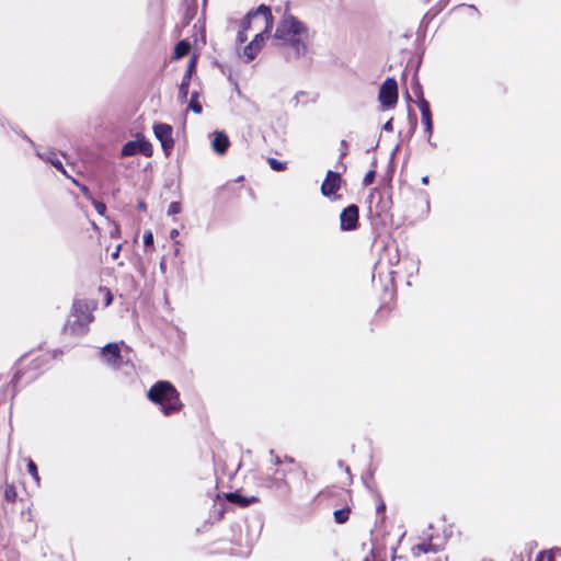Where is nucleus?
<instances>
[{
	"instance_id": "33",
	"label": "nucleus",
	"mask_w": 561,
	"mask_h": 561,
	"mask_svg": "<svg viewBox=\"0 0 561 561\" xmlns=\"http://www.w3.org/2000/svg\"><path fill=\"white\" fill-rule=\"evenodd\" d=\"M138 208H139L140 210H146V203H145V202H142V201H140V202L138 203Z\"/></svg>"
},
{
	"instance_id": "15",
	"label": "nucleus",
	"mask_w": 561,
	"mask_h": 561,
	"mask_svg": "<svg viewBox=\"0 0 561 561\" xmlns=\"http://www.w3.org/2000/svg\"><path fill=\"white\" fill-rule=\"evenodd\" d=\"M191 45L187 41H181L176 44L174 50V58L180 59L188 54Z\"/></svg>"
},
{
	"instance_id": "36",
	"label": "nucleus",
	"mask_w": 561,
	"mask_h": 561,
	"mask_svg": "<svg viewBox=\"0 0 561 561\" xmlns=\"http://www.w3.org/2000/svg\"><path fill=\"white\" fill-rule=\"evenodd\" d=\"M541 561H545V556L543 554H541Z\"/></svg>"
},
{
	"instance_id": "21",
	"label": "nucleus",
	"mask_w": 561,
	"mask_h": 561,
	"mask_svg": "<svg viewBox=\"0 0 561 561\" xmlns=\"http://www.w3.org/2000/svg\"><path fill=\"white\" fill-rule=\"evenodd\" d=\"M182 207L179 202H172L168 208V215L173 216L181 211Z\"/></svg>"
},
{
	"instance_id": "35",
	"label": "nucleus",
	"mask_w": 561,
	"mask_h": 561,
	"mask_svg": "<svg viewBox=\"0 0 561 561\" xmlns=\"http://www.w3.org/2000/svg\"><path fill=\"white\" fill-rule=\"evenodd\" d=\"M106 301H107V305H110V304H111V301H112V298H111V297H110V298H106Z\"/></svg>"
},
{
	"instance_id": "1",
	"label": "nucleus",
	"mask_w": 561,
	"mask_h": 561,
	"mask_svg": "<svg viewBox=\"0 0 561 561\" xmlns=\"http://www.w3.org/2000/svg\"><path fill=\"white\" fill-rule=\"evenodd\" d=\"M282 10L275 8L276 12ZM283 18L278 21L273 41L284 48L288 60H298L307 55L309 48V30L307 25L289 13V3L283 7Z\"/></svg>"
},
{
	"instance_id": "18",
	"label": "nucleus",
	"mask_w": 561,
	"mask_h": 561,
	"mask_svg": "<svg viewBox=\"0 0 561 561\" xmlns=\"http://www.w3.org/2000/svg\"><path fill=\"white\" fill-rule=\"evenodd\" d=\"M27 471L33 477L35 482L38 484L39 483V476H38V472H37V467H36L35 462L32 459L27 460Z\"/></svg>"
},
{
	"instance_id": "6",
	"label": "nucleus",
	"mask_w": 561,
	"mask_h": 561,
	"mask_svg": "<svg viewBox=\"0 0 561 561\" xmlns=\"http://www.w3.org/2000/svg\"><path fill=\"white\" fill-rule=\"evenodd\" d=\"M153 133L156 138L160 141L164 154L169 157L174 146L172 127L164 123L156 124L153 126Z\"/></svg>"
},
{
	"instance_id": "8",
	"label": "nucleus",
	"mask_w": 561,
	"mask_h": 561,
	"mask_svg": "<svg viewBox=\"0 0 561 561\" xmlns=\"http://www.w3.org/2000/svg\"><path fill=\"white\" fill-rule=\"evenodd\" d=\"M358 220V208L355 205H351L345 208L341 216V229L342 230H353L355 229Z\"/></svg>"
},
{
	"instance_id": "28",
	"label": "nucleus",
	"mask_w": 561,
	"mask_h": 561,
	"mask_svg": "<svg viewBox=\"0 0 561 561\" xmlns=\"http://www.w3.org/2000/svg\"><path fill=\"white\" fill-rule=\"evenodd\" d=\"M80 190H81V192H82V193H83V194H84L89 199H92V198H93V197L91 196V194H90V192H89V190H88V187H87V186H84V185H80Z\"/></svg>"
},
{
	"instance_id": "32",
	"label": "nucleus",
	"mask_w": 561,
	"mask_h": 561,
	"mask_svg": "<svg viewBox=\"0 0 561 561\" xmlns=\"http://www.w3.org/2000/svg\"><path fill=\"white\" fill-rule=\"evenodd\" d=\"M178 236H179V230L178 229H172L170 231V238L171 239H175Z\"/></svg>"
},
{
	"instance_id": "4",
	"label": "nucleus",
	"mask_w": 561,
	"mask_h": 561,
	"mask_svg": "<svg viewBox=\"0 0 561 561\" xmlns=\"http://www.w3.org/2000/svg\"><path fill=\"white\" fill-rule=\"evenodd\" d=\"M92 308L88 302L76 301L72 313L67 322V330L75 334L85 332L88 325L93 321Z\"/></svg>"
},
{
	"instance_id": "19",
	"label": "nucleus",
	"mask_w": 561,
	"mask_h": 561,
	"mask_svg": "<svg viewBox=\"0 0 561 561\" xmlns=\"http://www.w3.org/2000/svg\"><path fill=\"white\" fill-rule=\"evenodd\" d=\"M190 108L195 112L196 114L202 113V105L197 102V94L194 93L192 95L191 102H190Z\"/></svg>"
},
{
	"instance_id": "20",
	"label": "nucleus",
	"mask_w": 561,
	"mask_h": 561,
	"mask_svg": "<svg viewBox=\"0 0 561 561\" xmlns=\"http://www.w3.org/2000/svg\"><path fill=\"white\" fill-rule=\"evenodd\" d=\"M334 516L337 523H344L348 518V511L346 510H339L334 512Z\"/></svg>"
},
{
	"instance_id": "11",
	"label": "nucleus",
	"mask_w": 561,
	"mask_h": 561,
	"mask_svg": "<svg viewBox=\"0 0 561 561\" xmlns=\"http://www.w3.org/2000/svg\"><path fill=\"white\" fill-rule=\"evenodd\" d=\"M419 108H420V112H421V115H422V123L425 127V131L427 133L428 135V141H431V136L433 134V123H432V115H431V110H430V104L426 100L422 99L420 102H419ZM432 146H434V144L430 142Z\"/></svg>"
},
{
	"instance_id": "25",
	"label": "nucleus",
	"mask_w": 561,
	"mask_h": 561,
	"mask_svg": "<svg viewBox=\"0 0 561 561\" xmlns=\"http://www.w3.org/2000/svg\"><path fill=\"white\" fill-rule=\"evenodd\" d=\"M144 243L149 247L153 243V234L150 230L146 231L144 234Z\"/></svg>"
},
{
	"instance_id": "31",
	"label": "nucleus",
	"mask_w": 561,
	"mask_h": 561,
	"mask_svg": "<svg viewBox=\"0 0 561 561\" xmlns=\"http://www.w3.org/2000/svg\"><path fill=\"white\" fill-rule=\"evenodd\" d=\"M373 179H374V173L373 172L368 173L365 178V183L366 184L371 183Z\"/></svg>"
},
{
	"instance_id": "37",
	"label": "nucleus",
	"mask_w": 561,
	"mask_h": 561,
	"mask_svg": "<svg viewBox=\"0 0 561 561\" xmlns=\"http://www.w3.org/2000/svg\"><path fill=\"white\" fill-rule=\"evenodd\" d=\"M547 561H551V558H550V557H548V558H547Z\"/></svg>"
},
{
	"instance_id": "23",
	"label": "nucleus",
	"mask_w": 561,
	"mask_h": 561,
	"mask_svg": "<svg viewBox=\"0 0 561 561\" xmlns=\"http://www.w3.org/2000/svg\"><path fill=\"white\" fill-rule=\"evenodd\" d=\"M195 66H196V57L193 56L187 65V69H186V72L184 76H188L190 78L192 77V73L195 69Z\"/></svg>"
},
{
	"instance_id": "5",
	"label": "nucleus",
	"mask_w": 561,
	"mask_h": 561,
	"mask_svg": "<svg viewBox=\"0 0 561 561\" xmlns=\"http://www.w3.org/2000/svg\"><path fill=\"white\" fill-rule=\"evenodd\" d=\"M379 102L383 107H393L398 101V84L393 78H388L379 89Z\"/></svg>"
},
{
	"instance_id": "13",
	"label": "nucleus",
	"mask_w": 561,
	"mask_h": 561,
	"mask_svg": "<svg viewBox=\"0 0 561 561\" xmlns=\"http://www.w3.org/2000/svg\"><path fill=\"white\" fill-rule=\"evenodd\" d=\"M226 499L231 503L239 504L240 506H248L252 503L257 502V499L255 496L245 497L237 492L227 493Z\"/></svg>"
},
{
	"instance_id": "16",
	"label": "nucleus",
	"mask_w": 561,
	"mask_h": 561,
	"mask_svg": "<svg viewBox=\"0 0 561 561\" xmlns=\"http://www.w3.org/2000/svg\"><path fill=\"white\" fill-rule=\"evenodd\" d=\"M435 552L434 546L432 543H419L412 548V554L414 557H420L422 553Z\"/></svg>"
},
{
	"instance_id": "22",
	"label": "nucleus",
	"mask_w": 561,
	"mask_h": 561,
	"mask_svg": "<svg viewBox=\"0 0 561 561\" xmlns=\"http://www.w3.org/2000/svg\"><path fill=\"white\" fill-rule=\"evenodd\" d=\"M95 210L101 215L103 216L106 211V206L104 203L102 202H99V201H95L94 198L91 199Z\"/></svg>"
},
{
	"instance_id": "7",
	"label": "nucleus",
	"mask_w": 561,
	"mask_h": 561,
	"mask_svg": "<svg viewBox=\"0 0 561 561\" xmlns=\"http://www.w3.org/2000/svg\"><path fill=\"white\" fill-rule=\"evenodd\" d=\"M137 153H141L145 157L152 156V146L149 141L144 138L137 140H130L126 142L122 149L123 157H131Z\"/></svg>"
},
{
	"instance_id": "30",
	"label": "nucleus",
	"mask_w": 561,
	"mask_h": 561,
	"mask_svg": "<svg viewBox=\"0 0 561 561\" xmlns=\"http://www.w3.org/2000/svg\"><path fill=\"white\" fill-rule=\"evenodd\" d=\"M271 456H272L273 462H274L275 465H279V463H280V459H279V457H278V456H276V455H274V453H273V451H271Z\"/></svg>"
},
{
	"instance_id": "14",
	"label": "nucleus",
	"mask_w": 561,
	"mask_h": 561,
	"mask_svg": "<svg viewBox=\"0 0 561 561\" xmlns=\"http://www.w3.org/2000/svg\"><path fill=\"white\" fill-rule=\"evenodd\" d=\"M38 157H41L42 159H44L46 161H49L57 170H59L64 174H66V171L64 169L61 161L56 157V154L54 152H50V151L45 152V153L38 152Z\"/></svg>"
},
{
	"instance_id": "26",
	"label": "nucleus",
	"mask_w": 561,
	"mask_h": 561,
	"mask_svg": "<svg viewBox=\"0 0 561 561\" xmlns=\"http://www.w3.org/2000/svg\"><path fill=\"white\" fill-rule=\"evenodd\" d=\"M110 236L112 238H119L121 237V228L117 224L113 222V229L110 232Z\"/></svg>"
},
{
	"instance_id": "10",
	"label": "nucleus",
	"mask_w": 561,
	"mask_h": 561,
	"mask_svg": "<svg viewBox=\"0 0 561 561\" xmlns=\"http://www.w3.org/2000/svg\"><path fill=\"white\" fill-rule=\"evenodd\" d=\"M341 185V178L337 173L329 171L327 174L325 180L323 181L321 185V193L324 196H332L337 192Z\"/></svg>"
},
{
	"instance_id": "9",
	"label": "nucleus",
	"mask_w": 561,
	"mask_h": 561,
	"mask_svg": "<svg viewBox=\"0 0 561 561\" xmlns=\"http://www.w3.org/2000/svg\"><path fill=\"white\" fill-rule=\"evenodd\" d=\"M101 355L104 362L113 367H118L122 360L121 348L116 343H110L102 348Z\"/></svg>"
},
{
	"instance_id": "17",
	"label": "nucleus",
	"mask_w": 561,
	"mask_h": 561,
	"mask_svg": "<svg viewBox=\"0 0 561 561\" xmlns=\"http://www.w3.org/2000/svg\"><path fill=\"white\" fill-rule=\"evenodd\" d=\"M190 80H191V78L188 76H184L182 79V82L180 84V91H179L180 96L182 99H186V96L188 94Z\"/></svg>"
},
{
	"instance_id": "12",
	"label": "nucleus",
	"mask_w": 561,
	"mask_h": 561,
	"mask_svg": "<svg viewBox=\"0 0 561 561\" xmlns=\"http://www.w3.org/2000/svg\"><path fill=\"white\" fill-rule=\"evenodd\" d=\"M230 146V141L226 133L215 131L211 139V148L218 154H224Z\"/></svg>"
},
{
	"instance_id": "24",
	"label": "nucleus",
	"mask_w": 561,
	"mask_h": 561,
	"mask_svg": "<svg viewBox=\"0 0 561 561\" xmlns=\"http://www.w3.org/2000/svg\"><path fill=\"white\" fill-rule=\"evenodd\" d=\"M270 165L273 170L275 171H280L284 169V163L283 162H279L277 161L276 159H270Z\"/></svg>"
},
{
	"instance_id": "2",
	"label": "nucleus",
	"mask_w": 561,
	"mask_h": 561,
	"mask_svg": "<svg viewBox=\"0 0 561 561\" xmlns=\"http://www.w3.org/2000/svg\"><path fill=\"white\" fill-rule=\"evenodd\" d=\"M272 27L273 15L271 9L264 4H261L255 11L249 12L241 21L238 42L243 43L253 36L252 41L243 48V55L248 60L254 59L259 54L270 37Z\"/></svg>"
},
{
	"instance_id": "3",
	"label": "nucleus",
	"mask_w": 561,
	"mask_h": 561,
	"mask_svg": "<svg viewBox=\"0 0 561 561\" xmlns=\"http://www.w3.org/2000/svg\"><path fill=\"white\" fill-rule=\"evenodd\" d=\"M148 399L159 405L164 415H170L181 410L179 392L169 381L156 382L147 393Z\"/></svg>"
},
{
	"instance_id": "27",
	"label": "nucleus",
	"mask_w": 561,
	"mask_h": 561,
	"mask_svg": "<svg viewBox=\"0 0 561 561\" xmlns=\"http://www.w3.org/2000/svg\"><path fill=\"white\" fill-rule=\"evenodd\" d=\"M121 249H122V244H117L115 247V250L113 251V253L111 254L112 259L113 260H116L119 255V252H121Z\"/></svg>"
},
{
	"instance_id": "29",
	"label": "nucleus",
	"mask_w": 561,
	"mask_h": 561,
	"mask_svg": "<svg viewBox=\"0 0 561 561\" xmlns=\"http://www.w3.org/2000/svg\"><path fill=\"white\" fill-rule=\"evenodd\" d=\"M383 129L387 130V131H391L392 130V121H388L385 125H383Z\"/></svg>"
},
{
	"instance_id": "34",
	"label": "nucleus",
	"mask_w": 561,
	"mask_h": 561,
	"mask_svg": "<svg viewBox=\"0 0 561 561\" xmlns=\"http://www.w3.org/2000/svg\"><path fill=\"white\" fill-rule=\"evenodd\" d=\"M422 183H423L424 185L428 184V176H423V178H422Z\"/></svg>"
}]
</instances>
